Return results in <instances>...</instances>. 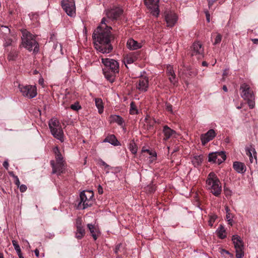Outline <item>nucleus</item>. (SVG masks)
Here are the masks:
<instances>
[{"label":"nucleus","instance_id":"29","mask_svg":"<svg viewBox=\"0 0 258 258\" xmlns=\"http://www.w3.org/2000/svg\"><path fill=\"white\" fill-rule=\"evenodd\" d=\"M84 227H77L76 231V237L78 239H81L85 234Z\"/></svg>","mask_w":258,"mask_h":258},{"label":"nucleus","instance_id":"11","mask_svg":"<svg viewBox=\"0 0 258 258\" xmlns=\"http://www.w3.org/2000/svg\"><path fill=\"white\" fill-rule=\"evenodd\" d=\"M226 158L225 153L223 151L215 152L209 154L208 161L220 164L223 162Z\"/></svg>","mask_w":258,"mask_h":258},{"label":"nucleus","instance_id":"63","mask_svg":"<svg viewBox=\"0 0 258 258\" xmlns=\"http://www.w3.org/2000/svg\"><path fill=\"white\" fill-rule=\"evenodd\" d=\"M202 66H204V67H207L208 66V63L206 62V61H203L202 62Z\"/></svg>","mask_w":258,"mask_h":258},{"label":"nucleus","instance_id":"47","mask_svg":"<svg viewBox=\"0 0 258 258\" xmlns=\"http://www.w3.org/2000/svg\"><path fill=\"white\" fill-rule=\"evenodd\" d=\"M12 244L14 247L15 250H17L21 249V248L17 241H16L15 240H12Z\"/></svg>","mask_w":258,"mask_h":258},{"label":"nucleus","instance_id":"37","mask_svg":"<svg viewBox=\"0 0 258 258\" xmlns=\"http://www.w3.org/2000/svg\"><path fill=\"white\" fill-rule=\"evenodd\" d=\"M142 152H147L151 156V158H153V159L152 160V161L153 160H155L156 158L157 154L155 152H152L150 151L149 149H142Z\"/></svg>","mask_w":258,"mask_h":258},{"label":"nucleus","instance_id":"16","mask_svg":"<svg viewBox=\"0 0 258 258\" xmlns=\"http://www.w3.org/2000/svg\"><path fill=\"white\" fill-rule=\"evenodd\" d=\"M216 136V134L213 129L209 130L206 133L202 134L201 136L202 143L205 145L207 143L212 140Z\"/></svg>","mask_w":258,"mask_h":258},{"label":"nucleus","instance_id":"32","mask_svg":"<svg viewBox=\"0 0 258 258\" xmlns=\"http://www.w3.org/2000/svg\"><path fill=\"white\" fill-rule=\"evenodd\" d=\"M128 149L133 154H136L138 151V147L134 140H132L128 145Z\"/></svg>","mask_w":258,"mask_h":258},{"label":"nucleus","instance_id":"10","mask_svg":"<svg viewBox=\"0 0 258 258\" xmlns=\"http://www.w3.org/2000/svg\"><path fill=\"white\" fill-rule=\"evenodd\" d=\"M61 5L68 16L72 17L75 16L76 7L74 0H62Z\"/></svg>","mask_w":258,"mask_h":258},{"label":"nucleus","instance_id":"12","mask_svg":"<svg viewBox=\"0 0 258 258\" xmlns=\"http://www.w3.org/2000/svg\"><path fill=\"white\" fill-rule=\"evenodd\" d=\"M105 12L107 17L111 20H117L123 13L122 10L119 7H114Z\"/></svg>","mask_w":258,"mask_h":258},{"label":"nucleus","instance_id":"52","mask_svg":"<svg viewBox=\"0 0 258 258\" xmlns=\"http://www.w3.org/2000/svg\"><path fill=\"white\" fill-rule=\"evenodd\" d=\"M82 219L81 218H78L76 219V226H80L82 224Z\"/></svg>","mask_w":258,"mask_h":258},{"label":"nucleus","instance_id":"56","mask_svg":"<svg viewBox=\"0 0 258 258\" xmlns=\"http://www.w3.org/2000/svg\"><path fill=\"white\" fill-rule=\"evenodd\" d=\"M3 166L6 169H8V167H9V163H8V161L7 160H6L4 162L3 164Z\"/></svg>","mask_w":258,"mask_h":258},{"label":"nucleus","instance_id":"55","mask_svg":"<svg viewBox=\"0 0 258 258\" xmlns=\"http://www.w3.org/2000/svg\"><path fill=\"white\" fill-rule=\"evenodd\" d=\"M167 73L168 76H171L172 74H175L172 68H170L168 69Z\"/></svg>","mask_w":258,"mask_h":258},{"label":"nucleus","instance_id":"35","mask_svg":"<svg viewBox=\"0 0 258 258\" xmlns=\"http://www.w3.org/2000/svg\"><path fill=\"white\" fill-rule=\"evenodd\" d=\"M252 150H253V149H252L251 146H250V147H247L245 148L246 154L247 156H248V157L249 158V160L251 163L252 162V160H253V157H252Z\"/></svg>","mask_w":258,"mask_h":258},{"label":"nucleus","instance_id":"64","mask_svg":"<svg viewBox=\"0 0 258 258\" xmlns=\"http://www.w3.org/2000/svg\"><path fill=\"white\" fill-rule=\"evenodd\" d=\"M225 143H229L230 142V139L228 138V137H227L225 139Z\"/></svg>","mask_w":258,"mask_h":258},{"label":"nucleus","instance_id":"25","mask_svg":"<svg viewBox=\"0 0 258 258\" xmlns=\"http://www.w3.org/2000/svg\"><path fill=\"white\" fill-rule=\"evenodd\" d=\"M93 239L96 240L100 235L98 227H88Z\"/></svg>","mask_w":258,"mask_h":258},{"label":"nucleus","instance_id":"2","mask_svg":"<svg viewBox=\"0 0 258 258\" xmlns=\"http://www.w3.org/2000/svg\"><path fill=\"white\" fill-rule=\"evenodd\" d=\"M101 62L105 67L102 70L105 78L113 83L116 74L119 73V63L117 60L110 58H102Z\"/></svg>","mask_w":258,"mask_h":258},{"label":"nucleus","instance_id":"6","mask_svg":"<svg viewBox=\"0 0 258 258\" xmlns=\"http://www.w3.org/2000/svg\"><path fill=\"white\" fill-rule=\"evenodd\" d=\"M240 90L242 91L241 96L247 101L248 106L252 109L255 106L254 95L248 85L243 83L241 85Z\"/></svg>","mask_w":258,"mask_h":258},{"label":"nucleus","instance_id":"58","mask_svg":"<svg viewBox=\"0 0 258 258\" xmlns=\"http://www.w3.org/2000/svg\"><path fill=\"white\" fill-rule=\"evenodd\" d=\"M101 164L102 165L104 166L105 168L109 167V165L103 161H101Z\"/></svg>","mask_w":258,"mask_h":258},{"label":"nucleus","instance_id":"14","mask_svg":"<svg viewBox=\"0 0 258 258\" xmlns=\"http://www.w3.org/2000/svg\"><path fill=\"white\" fill-rule=\"evenodd\" d=\"M50 165L52 168V174H56L57 176H59L64 173L65 166L63 163H55L53 160H51Z\"/></svg>","mask_w":258,"mask_h":258},{"label":"nucleus","instance_id":"9","mask_svg":"<svg viewBox=\"0 0 258 258\" xmlns=\"http://www.w3.org/2000/svg\"><path fill=\"white\" fill-rule=\"evenodd\" d=\"M204 48L201 43L199 41L194 42L191 46L189 54L191 57L196 56L198 59L204 57Z\"/></svg>","mask_w":258,"mask_h":258},{"label":"nucleus","instance_id":"53","mask_svg":"<svg viewBox=\"0 0 258 258\" xmlns=\"http://www.w3.org/2000/svg\"><path fill=\"white\" fill-rule=\"evenodd\" d=\"M217 1L218 0H208L209 7L210 8L214 4V3Z\"/></svg>","mask_w":258,"mask_h":258},{"label":"nucleus","instance_id":"46","mask_svg":"<svg viewBox=\"0 0 258 258\" xmlns=\"http://www.w3.org/2000/svg\"><path fill=\"white\" fill-rule=\"evenodd\" d=\"M12 42V40L10 38H7L5 39V41L4 43V47H8L11 45Z\"/></svg>","mask_w":258,"mask_h":258},{"label":"nucleus","instance_id":"3","mask_svg":"<svg viewBox=\"0 0 258 258\" xmlns=\"http://www.w3.org/2000/svg\"><path fill=\"white\" fill-rule=\"evenodd\" d=\"M22 41L23 46L29 51L37 52L39 50V44L35 39V36L29 32L22 31Z\"/></svg>","mask_w":258,"mask_h":258},{"label":"nucleus","instance_id":"22","mask_svg":"<svg viewBox=\"0 0 258 258\" xmlns=\"http://www.w3.org/2000/svg\"><path fill=\"white\" fill-rule=\"evenodd\" d=\"M109 118L110 123L115 122L120 126H122L124 123V120L123 118L118 115H111Z\"/></svg>","mask_w":258,"mask_h":258},{"label":"nucleus","instance_id":"61","mask_svg":"<svg viewBox=\"0 0 258 258\" xmlns=\"http://www.w3.org/2000/svg\"><path fill=\"white\" fill-rule=\"evenodd\" d=\"M223 90L225 91V92H227L228 91V89L226 87V85H224L223 86V88H222Z\"/></svg>","mask_w":258,"mask_h":258},{"label":"nucleus","instance_id":"21","mask_svg":"<svg viewBox=\"0 0 258 258\" xmlns=\"http://www.w3.org/2000/svg\"><path fill=\"white\" fill-rule=\"evenodd\" d=\"M103 142L109 143L114 146L120 145V143L114 135H110L107 136L103 140Z\"/></svg>","mask_w":258,"mask_h":258},{"label":"nucleus","instance_id":"31","mask_svg":"<svg viewBox=\"0 0 258 258\" xmlns=\"http://www.w3.org/2000/svg\"><path fill=\"white\" fill-rule=\"evenodd\" d=\"M54 151L56 155V163H63V157L57 147L54 148Z\"/></svg>","mask_w":258,"mask_h":258},{"label":"nucleus","instance_id":"18","mask_svg":"<svg viewBox=\"0 0 258 258\" xmlns=\"http://www.w3.org/2000/svg\"><path fill=\"white\" fill-rule=\"evenodd\" d=\"M51 133L55 138L61 142L63 141V133L60 126L55 129L53 128Z\"/></svg>","mask_w":258,"mask_h":258},{"label":"nucleus","instance_id":"20","mask_svg":"<svg viewBox=\"0 0 258 258\" xmlns=\"http://www.w3.org/2000/svg\"><path fill=\"white\" fill-rule=\"evenodd\" d=\"M127 47L130 50H136L141 48L142 45L132 38L129 39L127 41Z\"/></svg>","mask_w":258,"mask_h":258},{"label":"nucleus","instance_id":"1","mask_svg":"<svg viewBox=\"0 0 258 258\" xmlns=\"http://www.w3.org/2000/svg\"><path fill=\"white\" fill-rule=\"evenodd\" d=\"M108 23L106 18H103L92 35L95 48L102 53H109L113 50L114 35L111 33L112 28L107 25Z\"/></svg>","mask_w":258,"mask_h":258},{"label":"nucleus","instance_id":"23","mask_svg":"<svg viewBox=\"0 0 258 258\" xmlns=\"http://www.w3.org/2000/svg\"><path fill=\"white\" fill-rule=\"evenodd\" d=\"M163 133L164 135V140H168L172 136V135L176 134V132L175 131L170 128L167 125H165L163 126Z\"/></svg>","mask_w":258,"mask_h":258},{"label":"nucleus","instance_id":"44","mask_svg":"<svg viewBox=\"0 0 258 258\" xmlns=\"http://www.w3.org/2000/svg\"><path fill=\"white\" fill-rule=\"evenodd\" d=\"M224 194L225 195V196L226 197L230 196L231 195V193H232L231 190L230 189H229V188H228L226 186H224Z\"/></svg>","mask_w":258,"mask_h":258},{"label":"nucleus","instance_id":"43","mask_svg":"<svg viewBox=\"0 0 258 258\" xmlns=\"http://www.w3.org/2000/svg\"><path fill=\"white\" fill-rule=\"evenodd\" d=\"M221 39L222 36L220 34H218V35H217L215 39V41L214 42V45H216L219 43L221 41Z\"/></svg>","mask_w":258,"mask_h":258},{"label":"nucleus","instance_id":"15","mask_svg":"<svg viewBox=\"0 0 258 258\" xmlns=\"http://www.w3.org/2000/svg\"><path fill=\"white\" fill-rule=\"evenodd\" d=\"M136 88L141 92H146L149 87L148 78L146 77L140 78L137 82Z\"/></svg>","mask_w":258,"mask_h":258},{"label":"nucleus","instance_id":"33","mask_svg":"<svg viewBox=\"0 0 258 258\" xmlns=\"http://www.w3.org/2000/svg\"><path fill=\"white\" fill-rule=\"evenodd\" d=\"M159 0H145V4L149 9L159 4Z\"/></svg>","mask_w":258,"mask_h":258},{"label":"nucleus","instance_id":"28","mask_svg":"<svg viewBox=\"0 0 258 258\" xmlns=\"http://www.w3.org/2000/svg\"><path fill=\"white\" fill-rule=\"evenodd\" d=\"M48 126L50 132L52 131L53 128H56L60 126L59 121L56 119L52 118L49 120L48 122Z\"/></svg>","mask_w":258,"mask_h":258},{"label":"nucleus","instance_id":"8","mask_svg":"<svg viewBox=\"0 0 258 258\" xmlns=\"http://www.w3.org/2000/svg\"><path fill=\"white\" fill-rule=\"evenodd\" d=\"M232 240L235 249L236 258H242L244 256V245L241 238L238 235H234L232 236Z\"/></svg>","mask_w":258,"mask_h":258},{"label":"nucleus","instance_id":"24","mask_svg":"<svg viewBox=\"0 0 258 258\" xmlns=\"http://www.w3.org/2000/svg\"><path fill=\"white\" fill-rule=\"evenodd\" d=\"M203 161V156L195 155L191 159V162L195 167L200 166Z\"/></svg>","mask_w":258,"mask_h":258},{"label":"nucleus","instance_id":"27","mask_svg":"<svg viewBox=\"0 0 258 258\" xmlns=\"http://www.w3.org/2000/svg\"><path fill=\"white\" fill-rule=\"evenodd\" d=\"M183 72L188 77H192L195 76L196 73L195 70L192 69L190 66H183Z\"/></svg>","mask_w":258,"mask_h":258},{"label":"nucleus","instance_id":"57","mask_svg":"<svg viewBox=\"0 0 258 258\" xmlns=\"http://www.w3.org/2000/svg\"><path fill=\"white\" fill-rule=\"evenodd\" d=\"M9 174L11 177H13L14 178H15V177L17 176V175H15L14 174L13 171H9Z\"/></svg>","mask_w":258,"mask_h":258},{"label":"nucleus","instance_id":"49","mask_svg":"<svg viewBox=\"0 0 258 258\" xmlns=\"http://www.w3.org/2000/svg\"><path fill=\"white\" fill-rule=\"evenodd\" d=\"M19 187H20V191L22 192H25L27 189L26 185L25 184L20 185Z\"/></svg>","mask_w":258,"mask_h":258},{"label":"nucleus","instance_id":"26","mask_svg":"<svg viewBox=\"0 0 258 258\" xmlns=\"http://www.w3.org/2000/svg\"><path fill=\"white\" fill-rule=\"evenodd\" d=\"M216 233L218 237L221 239L225 238L227 236V233L224 227H219L217 229Z\"/></svg>","mask_w":258,"mask_h":258},{"label":"nucleus","instance_id":"50","mask_svg":"<svg viewBox=\"0 0 258 258\" xmlns=\"http://www.w3.org/2000/svg\"><path fill=\"white\" fill-rule=\"evenodd\" d=\"M122 246V244L121 243H119L117 245H116L115 249H114V252L116 254H117L118 252L120 250V248Z\"/></svg>","mask_w":258,"mask_h":258},{"label":"nucleus","instance_id":"39","mask_svg":"<svg viewBox=\"0 0 258 258\" xmlns=\"http://www.w3.org/2000/svg\"><path fill=\"white\" fill-rule=\"evenodd\" d=\"M219 252L221 254H224V253H226L229 255L231 257H233V254L229 252L228 250L223 248H219Z\"/></svg>","mask_w":258,"mask_h":258},{"label":"nucleus","instance_id":"19","mask_svg":"<svg viewBox=\"0 0 258 258\" xmlns=\"http://www.w3.org/2000/svg\"><path fill=\"white\" fill-rule=\"evenodd\" d=\"M233 168L238 173H243L246 171V166L244 164L238 161L233 163Z\"/></svg>","mask_w":258,"mask_h":258},{"label":"nucleus","instance_id":"54","mask_svg":"<svg viewBox=\"0 0 258 258\" xmlns=\"http://www.w3.org/2000/svg\"><path fill=\"white\" fill-rule=\"evenodd\" d=\"M98 192L99 194H102L103 192V188L100 185L98 186Z\"/></svg>","mask_w":258,"mask_h":258},{"label":"nucleus","instance_id":"17","mask_svg":"<svg viewBox=\"0 0 258 258\" xmlns=\"http://www.w3.org/2000/svg\"><path fill=\"white\" fill-rule=\"evenodd\" d=\"M139 55L140 53L138 51L130 53L124 57V63L127 64L134 63L138 59Z\"/></svg>","mask_w":258,"mask_h":258},{"label":"nucleus","instance_id":"48","mask_svg":"<svg viewBox=\"0 0 258 258\" xmlns=\"http://www.w3.org/2000/svg\"><path fill=\"white\" fill-rule=\"evenodd\" d=\"M216 218H217V216H215V215L211 217V218L209 221V226H213V223L214 222V221H215Z\"/></svg>","mask_w":258,"mask_h":258},{"label":"nucleus","instance_id":"41","mask_svg":"<svg viewBox=\"0 0 258 258\" xmlns=\"http://www.w3.org/2000/svg\"><path fill=\"white\" fill-rule=\"evenodd\" d=\"M165 109L170 113H173L172 106L169 102H167L165 103Z\"/></svg>","mask_w":258,"mask_h":258},{"label":"nucleus","instance_id":"42","mask_svg":"<svg viewBox=\"0 0 258 258\" xmlns=\"http://www.w3.org/2000/svg\"><path fill=\"white\" fill-rule=\"evenodd\" d=\"M232 215L230 213H226V218L227 221L229 222V224L232 225Z\"/></svg>","mask_w":258,"mask_h":258},{"label":"nucleus","instance_id":"45","mask_svg":"<svg viewBox=\"0 0 258 258\" xmlns=\"http://www.w3.org/2000/svg\"><path fill=\"white\" fill-rule=\"evenodd\" d=\"M147 190L150 193L154 192L156 190V187L153 184L149 185L147 187Z\"/></svg>","mask_w":258,"mask_h":258},{"label":"nucleus","instance_id":"13","mask_svg":"<svg viewBox=\"0 0 258 258\" xmlns=\"http://www.w3.org/2000/svg\"><path fill=\"white\" fill-rule=\"evenodd\" d=\"M165 19L168 27H172L177 21V16L171 11H166L164 13Z\"/></svg>","mask_w":258,"mask_h":258},{"label":"nucleus","instance_id":"62","mask_svg":"<svg viewBox=\"0 0 258 258\" xmlns=\"http://www.w3.org/2000/svg\"><path fill=\"white\" fill-rule=\"evenodd\" d=\"M16 252H17V253L18 254V255H21L22 254V252H21V249H19V250H16Z\"/></svg>","mask_w":258,"mask_h":258},{"label":"nucleus","instance_id":"36","mask_svg":"<svg viewBox=\"0 0 258 258\" xmlns=\"http://www.w3.org/2000/svg\"><path fill=\"white\" fill-rule=\"evenodd\" d=\"M130 113L132 114H137L138 112V110L136 108V105H135L134 102H132L130 104Z\"/></svg>","mask_w":258,"mask_h":258},{"label":"nucleus","instance_id":"5","mask_svg":"<svg viewBox=\"0 0 258 258\" xmlns=\"http://www.w3.org/2000/svg\"><path fill=\"white\" fill-rule=\"evenodd\" d=\"M94 194L92 190H83L80 195V201L78 205L79 209H85L93 204Z\"/></svg>","mask_w":258,"mask_h":258},{"label":"nucleus","instance_id":"30","mask_svg":"<svg viewBox=\"0 0 258 258\" xmlns=\"http://www.w3.org/2000/svg\"><path fill=\"white\" fill-rule=\"evenodd\" d=\"M95 102L97 108L98 109L99 113H102L103 111V106L102 99L100 98H95Z\"/></svg>","mask_w":258,"mask_h":258},{"label":"nucleus","instance_id":"34","mask_svg":"<svg viewBox=\"0 0 258 258\" xmlns=\"http://www.w3.org/2000/svg\"><path fill=\"white\" fill-rule=\"evenodd\" d=\"M151 10V13L153 16L158 17L159 14V9L158 4L150 8Z\"/></svg>","mask_w":258,"mask_h":258},{"label":"nucleus","instance_id":"38","mask_svg":"<svg viewBox=\"0 0 258 258\" xmlns=\"http://www.w3.org/2000/svg\"><path fill=\"white\" fill-rule=\"evenodd\" d=\"M70 108L73 110L78 111L79 109H81V105H80L78 102H76L74 104H72L70 106Z\"/></svg>","mask_w":258,"mask_h":258},{"label":"nucleus","instance_id":"7","mask_svg":"<svg viewBox=\"0 0 258 258\" xmlns=\"http://www.w3.org/2000/svg\"><path fill=\"white\" fill-rule=\"evenodd\" d=\"M18 88L22 95L29 99L34 98L37 94V89L35 86L19 84Z\"/></svg>","mask_w":258,"mask_h":258},{"label":"nucleus","instance_id":"59","mask_svg":"<svg viewBox=\"0 0 258 258\" xmlns=\"http://www.w3.org/2000/svg\"><path fill=\"white\" fill-rule=\"evenodd\" d=\"M34 252H35V255H36L37 257H38V256H39V250H38L37 249H36L34 250Z\"/></svg>","mask_w":258,"mask_h":258},{"label":"nucleus","instance_id":"51","mask_svg":"<svg viewBox=\"0 0 258 258\" xmlns=\"http://www.w3.org/2000/svg\"><path fill=\"white\" fill-rule=\"evenodd\" d=\"M15 183L17 186H19L20 185V182L19 181L18 177L17 176L16 177H15Z\"/></svg>","mask_w":258,"mask_h":258},{"label":"nucleus","instance_id":"60","mask_svg":"<svg viewBox=\"0 0 258 258\" xmlns=\"http://www.w3.org/2000/svg\"><path fill=\"white\" fill-rule=\"evenodd\" d=\"M252 41L254 44H258V39H252Z\"/></svg>","mask_w":258,"mask_h":258},{"label":"nucleus","instance_id":"4","mask_svg":"<svg viewBox=\"0 0 258 258\" xmlns=\"http://www.w3.org/2000/svg\"><path fill=\"white\" fill-rule=\"evenodd\" d=\"M206 183L209 189L216 197H219L222 191V186L217 176L214 172H210L207 177Z\"/></svg>","mask_w":258,"mask_h":258},{"label":"nucleus","instance_id":"40","mask_svg":"<svg viewBox=\"0 0 258 258\" xmlns=\"http://www.w3.org/2000/svg\"><path fill=\"white\" fill-rule=\"evenodd\" d=\"M169 79L170 82L174 85L175 84V83L177 82V80L175 77V74H172L171 76H169Z\"/></svg>","mask_w":258,"mask_h":258}]
</instances>
